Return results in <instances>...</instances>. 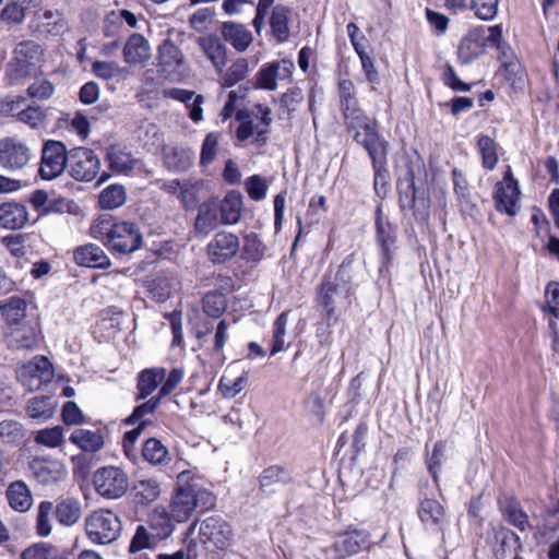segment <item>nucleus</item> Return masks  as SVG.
<instances>
[{
  "mask_svg": "<svg viewBox=\"0 0 559 559\" xmlns=\"http://www.w3.org/2000/svg\"><path fill=\"white\" fill-rule=\"evenodd\" d=\"M214 504L213 496L202 487L191 471L177 476V488L168 507V516L178 523L187 522L198 510Z\"/></svg>",
  "mask_w": 559,
  "mask_h": 559,
  "instance_id": "obj_1",
  "label": "nucleus"
},
{
  "mask_svg": "<svg viewBox=\"0 0 559 559\" xmlns=\"http://www.w3.org/2000/svg\"><path fill=\"white\" fill-rule=\"evenodd\" d=\"M90 235L118 253L133 252L142 245V235L135 224L117 222L109 214L100 215L92 223Z\"/></svg>",
  "mask_w": 559,
  "mask_h": 559,
  "instance_id": "obj_2",
  "label": "nucleus"
},
{
  "mask_svg": "<svg viewBox=\"0 0 559 559\" xmlns=\"http://www.w3.org/2000/svg\"><path fill=\"white\" fill-rule=\"evenodd\" d=\"M44 60L43 47L34 40H23L15 45L7 63V74L14 80L34 74Z\"/></svg>",
  "mask_w": 559,
  "mask_h": 559,
  "instance_id": "obj_3",
  "label": "nucleus"
},
{
  "mask_svg": "<svg viewBox=\"0 0 559 559\" xmlns=\"http://www.w3.org/2000/svg\"><path fill=\"white\" fill-rule=\"evenodd\" d=\"M85 530L93 543L109 544L120 536L122 525L120 519L112 511L102 509L85 519Z\"/></svg>",
  "mask_w": 559,
  "mask_h": 559,
  "instance_id": "obj_4",
  "label": "nucleus"
},
{
  "mask_svg": "<svg viewBox=\"0 0 559 559\" xmlns=\"http://www.w3.org/2000/svg\"><path fill=\"white\" fill-rule=\"evenodd\" d=\"M16 376L21 384L33 392L51 382L55 377V369L47 357L39 355L20 366Z\"/></svg>",
  "mask_w": 559,
  "mask_h": 559,
  "instance_id": "obj_5",
  "label": "nucleus"
},
{
  "mask_svg": "<svg viewBox=\"0 0 559 559\" xmlns=\"http://www.w3.org/2000/svg\"><path fill=\"white\" fill-rule=\"evenodd\" d=\"M93 484L100 496L107 499H118L127 492L129 478L121 468L106 466L95 472Z\"/></svg>",
  "mask_w": 559,
  "mask_h": 559,
  "instance_id": "obj_6",
  "label": "nucleus"
},
{
  "mask_svg": "<svg viewBox=\"0 0 559 559\" xmlns=\"http://www.w3.org/2000/svg\"><path fill=\"white\" fill-rule=\"evenodd\" d=\"M156 67L166 79L178 80L182 76L187 61L181 49L170 37L157 47Z\"/></svg>",
  "mask_w": 559,
  "mask_h": 559,
  "instance_id": "obj_7",
  "label": "nucleus"
},
{
  "mask_svg": "<svg viewBox=\"0 0 559 559\" xmlns=\"http://www.w3.org/2000/svg\"><path fill=\"white\" fill-rule=\"evenodd\" d=\"M31 158L32 151L22 139L17 136L0 139V166L5 170H21L29 163Z\"/></svg>",
  "mask_w": 559,
  "mask_h": 559,
  "instance_id": "obj_8",
  "label": "nucleus"
},
{
  "mask_svg": "<svg viewBox=\"0 0 559 559\" xmlns=\"http://www.w3.org/2000/svg\"><path fill=\"white\" fill-rule=\"evenodd\" d=\"M68 151L62 142L49 140L44 143L39 175L45 180L59 177L66 169Z\"/></svg>",
  "mask_w": 559,
  "mask_h": 559,
  "instance_id": "obj_9",
  "label": "nucleus"
},
{
  "mask_svg": "<svg viewBox=\"0 0 559 559\" xmlns=\"http://www.w3.org/2000/svg\"><path fill=\"white\" fill-rule=\"evenodd\" d=\"M233 531L230 525L218 516H209L200 523V542L213 549H225L230 545Z\"/></svg>",
  "mask_w": 559,
  "mask_h": 559,
  "instance_id": "obj_10",
  "label": "nucleus"
},
{
  "mask_svg": "<svg viewBox=\"0 0 559 559\" xmlns=\"http://www.w3.org/2000/svg\"><path fill=\"white\" fill-rule=\"evenodd\" d=\"M520 190L518 182L513 179L510 168L506 171L503 179L496 185L493 199L496 201V209L500 212L507 213L509 216H514L519 209Z\"/></svg>",
  "mask_w": 559,
  "mask_h": 559,
  "instance_id": "obj_11",
  "label": "nucleus"
},
{
  "mask_svg": "<svg viewBox=\"0 0 559 559\" xmlns=\"http://www.w3.org/2000/svg\"><path fill=\"white\" fill-rule=\"evenodd\" d=\"M295 69V64L289 59H281L263 66L257 75L258 85L269 91L277 88L278 81H288Z\"/></svg>",
  "mask_w": 559,
  "mask_h": 559,
  "instance_id": "obj_12",
  "label": "nucleus"
},
{
  "mask_svg": "<svg viewBox=\"0 0 559 559\" xmlns=\"http://www.w3.org/2000/svg\"><path fill=\"white\" fill-rule=\"evenodd\" d=\"M240 248L235 234L221 231L207 245L209 259L214 263H224L234 258Z\"/></svg>",
  "mask_w": 559,
  "mask_h": 559,
  "instance_id": "obj_13",
  "label": "nucleus"
},
{
  "mask_svg": "<svg viewBox=\"0 0 559 559\" xmlns=\"http://www.w3.org/2000/svg\"><path fill=\"white\" fill-rule=\"evenodd\" d=\"M98 169L99 159L92 150L84 147L72 150V178L90 181L97 175Z\"/></svg>",
  "mask_w": 559,
  "mask_h": 559,
  "instance_id": "obj_14",
  "label": "nucleus"
},
{
  "mask_svg": "<svg viewBox=\"0 0 559 559\" xmlns=\"http://www.w3.org/2000/svg\"><path fill=\"white\" fill-rule=\"evenodd\" d=\"M35 32L41 35L58 36L66 32L67 20L57 10L39 9L33 20Z\"/></svg>",
  "mask_w": 559,
  "mask_h": 559,
  "instance_id": "obj_15",
  "label": "nucleus"
},
{
  "mask_svg": "<svg viewBox=\"0 0 559 559\" xmlns=\"http://www.w3.org/2000/svg\"><path fill=\"white\" fill-rule=\"evenodd\" d=\"M219 224H222V218L218 211V199L211 198L199 206L194 230L197 234L206 236L216 229Z\"/></svg>",
  "mask_w": 559,
  "mask_h": 559,
  "instance_id": "obj_16",
  "label": "nucleus"
},
{
  "mask_svg": "<svg viewBox=\"0 0 559 559\" xmlns=\"http://www.w3.org/2000/svg\"><path fill=\"white\" fill-rule=\"evenodd\" d=\"M247 381L248 373L245 370H239L237 362H233L221 378L218 390L224 397L234 399L246 388Z\"/></svg>",
  "mask_w": 559,
  "mask_h": 559,
  "instance_id": "obj_17",
  "label": "nucleus"
},
{
  "mask_svg": "<svg viewBox=\"0 0 559 559\" xmlns=\"http://www.w3.org/2000/svg\"><path fill=\"white\" fill-rule=\"evenodd\" d=\"M485 32L480 28H474L462 38L457 56L462 63H469L485 51Z\"/></svg>",
  "mask_w": 559,
  "mask_h": 559,
  "instance_id": "obj_18",
  "label": "nucleus"
},
{
  "mask_svg": "<svg viewBox=\"0 0 559 559\" xmlns=\"http://www.w3.org/2000/svg\"><path fill=\"white\" fill-rule=\"evenodd\" d=\"M26 206L17 202L0 204V226L7 229H20L28 222Z\"/></svg>",
  "mask_w": 559,
  "mask_h": 559,
  "instance_id": "obj_19",
  "label": "nucleus"
},
{
  "mask_svg": "<svg viewBox=\"0 0 559 559\" xmlns=\"http://www.w3.org/2000/svg\"><path fill=\"white\" fill-rule=\"evenodd\" d=\"M417 513L425 525L437 527L440 531L443 530L447 513L444 507L439 501L430 498L420 500Z\"/></svg>",
  "mask_w": 559,
  "mask_h": 559,
  "instance_id": "obj_20",
  "label": "nucleus"
},
{
  "mask_svg": "<svg viewBox=\"0 0 559 559\" xmlns=\"http://www.w3.org/2000/svg\"><path fill=\"white\" fill-rule=\"evenodd\" d=\"M150 57L151 47L147 39L141 34H132L123 47L124 61L129 64H138L147 61Z\"/></svg>",
  "mask_w": 559,
  "mask_h": 559,
  "instance_id": "obj_21",
  "label": "nucleus"
},
{
  "mask_svg": "<svg viewBox=\"0 0 559 559\" xmlns=\"http://www.w3.org/2000/svg\"><path fill=\"white\" fill-rule=\"evenodd\" d=\"M197 44L213 67L222 71L226 64V48L221 40L216 36L206 35L198 37Z\"/></svg>",
  "mask_w": 559,
  "mask_h": 559,
  "instance_id": "obj_22",
  "label": "nucleus"
},
{
  "mask_svg": "<svg viewBox=\"0 0 559 559\" xmlns=\"http://www.w3.org/2000/svg\"><path fill=\"white\" fill-rule=\"evenodd\" d=\"M221 33L223 38L240 52L245 51L253 41L252 33L247 26L239 23L224 22Z\"/></svg>",
  "mask_w": 559,
  "mask_h": 559,
  "instance_id": "obj_23",
  "label": "nucleus"
},
{
  "mask_svg": "<svg viewBox=\"0 0 559 559\" xmlns=\"http://www.w3.org/2000/svg\"><path fill=\"white\" fill-rule=\"evenodd\" d=\"M74 260L78 264L87 267L107 269L110 260L105 251L93 243L79 247L74 252Z\"/></svg>",
  "mask_w": 559,
  "mask_h": 559,
  "instance_id": "obj_24",
  "label": "nucleus"
},
{
  "mask_svg": "<svg viewBox=\"0 0 559 559\" xmlns=\"http://www.w3.org/2000/svg\"><path fill=\"white\" fill-rule=\"evenodd\" d=\"M369 533L365 530L348 531L335 543V549L342 556H349L368 548Z\"/></svg>",
  "mask_w": 559,
  "mask_h": 559,
  "instance_id": "obj_25",
  "label": "nucleus"
},
{
  "mask_svg": "<svg viewBox=\"0 0 559 559\" xmlns=\"http://www.w3.org/2000/svg\"><path fill=\"white\" fill-rule=\"evenodd\" d=\"M354 140L364 146L371 160L386 157V142L377 131V124L366 132H356Z\"/></svg>",
  "mask_w": 559,
  "mask_h": 559,
  "instance_id": "obj_26",
  "label": "nucleus"
},
{
  "mask_svg": "<svg viewBox=\"0 0 559 559\" xmlns=\"http://www.w3.org/2000/svg\"><path fill=\"white\" fill-rule=\"evenodd\" d=\"M29 467L34 476L41 483L57 481L67 473L66 466L57 461L34 459Z\"/></svg>",
  "mask_w": 559,
  "mask_h": 559,
  "instance_id": "obj_27",
  "label": "nucleus"
},
{
  "mask_svg": "<svg viewBox=\"0 0 559 559\" xmlns=\"http://www.w3.org/2000/svg\"><path fill=\"white\" fill-rule=\"evenodd\" d=\"M9 506L17 512H26L33 504V496L27 485L22 480L12 481L5 491Z\"/></svg>",
  "mask_w": 559,
  "mask_h": 559,
  "instance_id": "obj_28",
  "label": "nucleus"
},
{
  "mask_svg": "<svg viewBox=\"0 0 559 559\" xmlns=\"http://www.w3.org/2000/svg\"><path fill=\"white\" fill-rule=\"evenodd\" d=\"M40 342L36 328L29 325L17 326L10 334V346L14 349H34Z\"/></svg>",
  "mask_w": 559,
  "mask_h": 559,
  "instance_id": "obj_29",
  "label": "nucleus"
},
{
  "mask_svg": "<svg viewBox=\"0 0 559 559\" xmlns=\"http://www.w3.org/2000/svg\"><path fill=\"white\" fill-rule=\"evenodd\" d=\"M242 199L240 193L231 191L226 194L224 200H218V211L222 224H236L241 214Z\"/></svg>",
  "mask_w": 559,
  "mask_h": 559,
  "instance_id": "obj_30",
  "label": "nucleus"
},
{
  "mask_svg": "<svg viewBox=\"0 0 559 559\" xmlns=\"http://www.w3.org/2000/svg\"><path fill=\"white\" fill-rule=\"evenodd\" d=\"M289 15L290 9L282 4L275 5L270 15L272 34L280 43L289 37Z\"/></svg>",
  "mask_w": 559,
  "mask_h": 559,
  "instance_id": "obj_31",
  "label": "nucleus"
},
{
  "mask_svg": "<svg viewBox=\"0 0 559 559\" xmlns=\"http://www.w3.org/2000/svg\"><path fill=\"white\" fill-rule=\"evenodd\" d=\"M57 407V400L53 396L43 395L32 397L26 405V414L38 420H47L52 417Z\"/></svg>",
  "mask_w": 559,
  "mask_h": 559,
  "instance_id": "obj_32",
  "label": "nucleus"
},
{
  "mask_svg": "<svg viewBox=\"0 0 559 559\" xmlns=\"http://www.w3.org/2000/svg\"><path fill=\"white\" fill-rule=\"evenodd\" d=\"M165 377L166 370L164 368H151L141 371L138 378V399L147 397L164 381Z\"/></svg>",
  "mask_w": 559,
  "mask_h": 559,
  "instance_id": "obj_33",
  "label": "nucleus"
},
{
  "mask_svg": "<svg viewBox=\"0 0 559 559\" xmlns=\"http://www.w3.org/2000/svg\"><path fill=\"white\" fill-rule=\"evenodd\" d=\"M260 487L264 492H271L277 485L292 481L290 473L282 466H270L259 477Z\"/></svg>",
  "mask_w": 559,
  "mask_h": 559,
  "instance_id": "obj_34",
  "label": "nucleus"
},
{
  "mask_svg": "<svg viewBox=\"0 0 559 559\" xmlns=\"http://www.w3.org/2000/svg\"><path fill=\"white\" fill-rule=\"evenodd\" d=\"M500 504L503 516L510 524L521 531H525L530 527L528 516L521 508L519 501L510 498L506 499V501Z\"/></svg>",
  "mask_w": 559,
  "mask_h": 559,
  "instance_id": "obj_35",
  "label": "nucleus"
},
{
  "mask_svg": "<svg viewBox=\"0 0 559 559\" xmlns=\"http://www.w3.org/2000/svg\"><path fill=\"white\" fill-rule=\"evenodd\" d=\"M134 498L142 504H150L158 499L160 485L154 478L140 479L133 485Z\"/></svg>",
  "mask_w": 559,
  "mask_h": 559,
  "instance_id": "obj_36",
  "label": "nucleus"
},
{
  "mask_svg": "<svg viewBox=\"0 0 559 559\" xmlns=\"http://www.w3.org/2000/svg\"><path fill=\"white\" fill-rule=\"evenodd\" d=\"M72 443L85 452H96L104 445L103 437L98 431L76 429L72 432Z\"/></svg>",
  "mask_w": 559,
  "mask_h": 559,
  "instance_id": "obj_37",
  "label": "nucleus"
},
{
  "mask_svg": "<svg viewBox=\"0 0 559 559\" xmlns=\"http://www.w3.org/2000/svg\"><path fill=\"white\" fill-rule=\"evenodd\" d=\"M108 160L110 168L114 171L121 174H128L138 163V160L133 158L130 153L118 146H112L109 148Z\"/></svg>",
  "mask_w": 559,
  "mask_h": 559,
  "instance_id": "obj_38",
  "label": "nucleus"
},
{
  "mask_svg": "<svg viewBox=\"0 0 559 559\" xmlns=\"http://www.w3.org/2000/svg\"><path fill=\"white\" fill-rule=\"evenodd\" d=\"M126 199L124 188L119 185H111L100 192L98 203L104 210H115L123 205Z\"/></svg>",
  "mask_w": 559,
  "mask_h": 559,
  "instance_id": "obj_39",
  "label": "nucleus"
},
{
  "mask_svg": "<svg viewBox=\"0 0 559 559\" xmlns=\"http://www.w3.org/2000/svg\"><path fill=\"white\" fill-rule=\"evenodd\" d=\"M142 453L143 457L154 465L162 464L168 459L167 448L155 438L145 441Z\"/></svg>",
  "mask_w": 559,
  "mask_h": 559,
  "instance_id": "obj_40",
  "label": "nucleus"
},
{
  "mask_svg": "<svg viewBox=\"0 0 559 559\" xmlns=\"http://www.w3.org/2000/svg\"><path fill=\"white\" fill-rule=\"evenodd\" d=\"M24 437L23 425L13 419L0 421V439L7 444H17Z\"/></svg>",
  "mask_w": 559,
  "mask_h": 559,
  "instance_id": "obj_41",
  "label": "nucleus"
},
{
  "mask_svg": "<svg viewBox=\"0 0 559 559\" xmlns=\"http://www.w3.org/2000/svg\"><path fill=\"white\" fill-rule=\"evenodd\" d=\"M26 302L20 297H11L3 304H0V311L11 323H17L25 316Z\"/></svg>",
  "mask_w": 559,
  "mask_h": 559,
  "instance_id": "obj_42",
  "label": "nucleus"
},
{
  "mask_svg": "<svg viewBox=\"0 0 559 559\" xmlns=\"http://www.w3.org/2000/svg\"><path fill=\"white\" fill-rule=\"evenodd\" d=\"M477 145L481 155L483 166L487 169H493L498 163L497 146L495 141L488 135H481L478 139Z\"/></svg>",
  "mask_w": 559,
  "mask_h": 559,
  "instance_id": "obj_43",
  "label": "nucleus"
},
{
  "mask_svg": "<svg viewBox=\"0 0 559 559\" xmlns=\"http://www.w3.org/2000/svg\"><path fill=\"white\" fill-rule=\"evenodd\" d=\"M248 68L247 59L240 58L233 62L223 78V85L230 87L242 81L247 76Z\"/></svg>",
  "mask_w": 559,
  "mask_h": 559,
  "instance_id": "obj_44",
  "label": "nucleus"
},
{
  "mask_svg": "<svg viewBox=\"0 0 559 559\" xmlns=\"http://www.w3.org/2000/svg\"><path fill=\"white\" fill-rule=\"evenodd\" d=\"M353 263H354V255H347L342 264L340 265V269L336 273V282L337 286H342V290L345 296L349 294L350 290V284L353 282Z\"/></svg>",
  "mask_w": 559,
  "mask_h": 559,
  "instance_id": "obj_45",
  "label": "nucleus"
},
{
  "mask_svg": "<svg viewBox=\"0 0 559 559\" xmlns=\"http://www.w3.org/2000/svg\"><path fill=\"white\" fill-rule=\"evenodd\" d=\"M236 119L240 122L236 130V136L241 142L248 140L254 133L257 134V131L261 129L253 124L247 110H239L236 114Z\"/></svg>",
  "mask_w": 559,
  "mask_h": 559,
  "instance_id": "obj_46",
  "label": "nucleus"
},
{
  "mask_svg": "<svg viewBox=\"0 0 559 559\" xmlns=\"http://www.w3.org/2000/svg\"><path fill=\"white\" fill-rule=\"evenodd\" d=\"M286 325H287V313L283 312L278 316V318L274 322L273 345L271 348V355H275L285 349L284 336L286 334Z\"/></svg>",
  "mask_w": 559,
  "mask_h": 559,
  "instance_id": "obj_47",
  "label": "nucleus"
},
{
  "mask_svg": "<svg viewBox=\"0 0 559 559\" xmlns=\"http://www.w3.org/2000/svg\"><path fill=\"white\" fill-rule=\"evenodd\" d=\"M226 300L223 294L217 292L207 293L203 298V308L204 311L213 317L217 318L225 310Z\"/></svg>",
  "mask_w": 559,
  "mask_h": 559,
  "instance_id": "obj_48",
  "label": "nucleus"
},
{
  "mask_svg": "<svg viewBox=\"0 0 559 559\" xmlns=\"http://www.w3.org/2000/svg\"><path fill=\"white\" fill-rule=\"evenodd\" d=\"M154 544V537H152L148 534L147 530L144 526L140 525L136 528L135 534L131 540L129 551L131 555H136L138 552L144 549L153 548Z\"/></svg>",
  "mask_w": 559,
  "mask_h": 559,
  "instance_id": "obj_49",
  "label": "nucleus"
},
{
  "mask_svg": "<svg viewBox=\"0 0 559 559\" xmlns=\"http://www.w3.org/2000/svg\"><path fill=\"white\" fill-rule=\"evenodd\" d=\"M35 441L49 448H56L63 441V430L59 426L39 430L35 437Z\"/></svg>",
  "mask_w": 559,
  "mask_h": 559,
  "instance_id": "obj_50",
  "label": "nucleus"
},
{
  "mask_svg": "<svg viewBox=\"0 0 559 559\" xmlns=\"http://www.w3.org/2000/svg\"><path fill=\"white\" fill-rule=\"evenodd\" d=\"M58 548L50 544L38 543L27 547L21 559H51Z\"/></svg>",
  "mask_w": 559,
  "mask_h": 559,
  "instance_id": "obj_51",
  "label": "nucleus"
},
{
  "mask_svg": "<svg viewBox=\"0 0 559 559\" xmlns=\"http://www.w3.org/2000/svg\"><path fill=\"white\" fill-rule=\"evenodd\" d=\"M17 120L29 126L31 128H39L46 118L45 111L40 107L29 106L21 110L16 115Z\"/></svg>",
  "mask_w": 559,
  "mask_h": 559,
  "instance_id": "obj_52",
  "label": "nucleus"
},
{
  "mask_svg": "<svg viewBox=\"0 0 559 559\" xmlns=\"http://www.w3.org/2000/svg\"><path fill=\"white\" fill-rule=\"evenodd\" d=\"M52 511V503L49 501L40 502L38 507L37 513V533L40 536H48L51 533V524L49 521V515Z\"/></svg>",
  "mask_w": 559,
  "mask_h": 559,
  "instance_id": "obj_53",
  "label": "nucleus"
},
{
  "mask_svg": "<svg viewBox=\"0 0 559 559\" xmlns=\"http://www.w3.org/2000/svg\"><path fill=\"white\" fill-rule=\"evenodd\" d=\"M263 251V243L260 241L255 234L250 233L246 235L243 242V254L247 259L258 261L262 258Z\"/></svg>",
  "mask_w": 559,
  "mask_h": 559,
  "instance_id": "obj_54",
  "label": "nucleus"
},
{
  "mask_svg": "<svg viewBox=\"0 0 559 559\" xmlns=\"http://www.w3.org/2000/svg\"><path fill=\"white\" fill-rule=\"evenodd\" d=\"M218 141L219 134L217 133L211 132L205 136L200 157L201 165H209L214 160L217 152Z\"/></svg>",
  "mask_w": 559,
  "mask_h": 559,
  "instance_id": "obj_55",
  "label": "nucleus"
},
{
  "mask_svg": "<svg viewBox=\"0 0 559 559\" xmlns=\"http://www.w3.org/2000/svg\"><path fill=\"white\" fill-rule=\"evenodd\" d=\"M445 454V443L443 441H438L432 451V455L427 457V467L431 473L433 480H438V473L441 468L442 461Z\"/></svg>",
  "mask_w": 559,
  "mask_h": 559,
  "instance_id": "obj_56",
  "label": "nucleus"
},
{
  "mask_svg": "<svg viewBox=\"0 0 559 559\" xmlns=\"http://www.w3.org/2000/svg\"><path fill=\"white\" fill-rule=\"evenodd\" d=\"M472 9L481 20H491L498 12V0H472Z\"/></svg>",
  "mask_w": 559,
  "mask_h": 559,
  "instance_id": "obj_57",
  "label": "nucleus"
},
{
  "mask_svg": "<svg viewBox=\"0 0 559 559\" xmlns=\"http://www.w3.org/2000/svg\"><path fill=\"white\" fill-rule=\"evenodd\" d=\"M160 397H153L147 402L136 406L133 413L126 419V424L135 425L140 421H143L142 418L145 415L153 414L159 404Z\"/></svg>",
  "mask_w": 559,
  "mask_h": 559,
  "instance_id": "obj_58",
  "label": "nucleus"
},
{
  "mask_svg": "<svg viewBox=\"0 0 559 559\" xmlns=\"http://www.w3.org/2000/svg\"><path fill=\"white\" fill-rule=\"evenodd\" d=\"M92 70L96 76L103 80H111L122 72V69L115 61H95Z\"/></svg>",
  "mask_w": 559,
  "mask_h": 559,
  "instance_id": "obj_59",
  "label": "nucleus"
},
{
  "mask_svg": "<svg viewBox=\"0 0 559 559\" xmlns=\"http://www.w3.org/2000/svg\"><path fill=\"white\" fill-rule=\"evenodd\" d=\"M204 190L203 182H194L185 185L180 190V198L185 207H192L200 199L202 191Z\"/></svg>",
  "mask_w": 559,
  "mask_h": 559,
  "instance_id": "obj_60",
  "label": "nucleus"
},
{
  "mask_svg": "<svg viewBox=\"0 0 559 559\" xmlns=\"http://www.w3.org/2000/svg\"><path fill=\"white\" fill-rule=\"evenodd\" d=\"M213 15L214 12L210 8L199 9L189 17V25L192 29L203 33L207 29Z\"/></svg>",
  "mask_w": 559,
  "mask_h": 559,
  "instance_id": "obj_61",
  "label": "nucleus"
},
{
  "mask_svg": "<svg viewBox=\"0 0 559 559\" xmlns=\"http://www.w3.org/2000/svg\"><path fill=\"white\" fill-rule=\"evenodd\" d=\"M304 99V95L300 88H293L286 92L281 97V115H289L292 111L296 110L298 104H300Z\"/></svg>",
  "mask_w": 559,
  "mask_h": 559,
  "instance_id": "obj_62",
  "label": "nucleus"
},
{
  "mask_svg": "<svg viewBox=\"0 0 559 559\" xmlns=\"http://www.w3.org/2000/svg\"><path fill=\"white\" fill-rule=\"evenodd\" d=\"M266 188L264 179L259 175L251 176L246 180V190L252 200H262L265 197Z\"/></svg>",
  "mask_w": 559,
  "mask_h": 559,
  "instance_id": "obj_63",
  "label": "nucleus"
},
{
  "mask_svg": "<svg viewBox=\"0 0 559 559\" xmlns=\"http://www.w3.org/2000/svg\"><path fill=\"white\" fill-rule=\"evenodd\" d=\"M546 308L556 318H559V283L550 282L545 290Z\"/></svg>",
  "mask_w": 559,
  "mask_h": 559,
  "instance_id": "obj_64",
  "label": "nucleus"
}]
</instances>
